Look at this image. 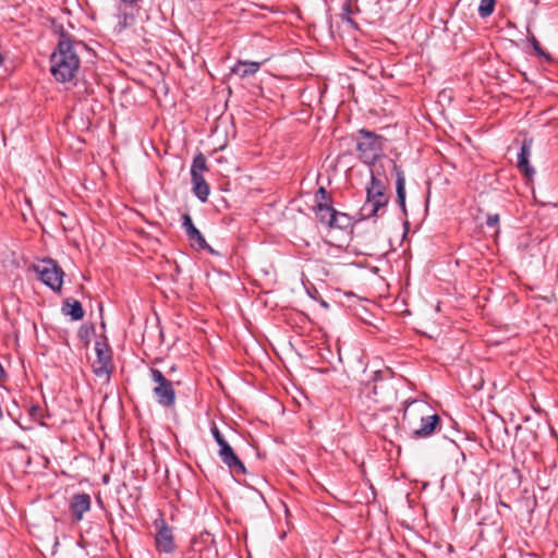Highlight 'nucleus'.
I'll list each match as a JSON object with an SVG mask.
<instances>
[{"instance_id": "1", "label": "nucleus", "mask_w": 558, "mask_h": 558, "mask_svg": "<svg viewBox=\"0 0 558 558\" xmlns=\"http://www.w3.org/2000/svg\"><path fill=\"white\" fill-rule=\"evenodd\" d=\"M84 48V43L72 39L64 31L60 33L57 48L50 57V72L57 82L66 83L75 78L81 65L78 50Z\"/></svg>"}, {"instance_id": "2", "label": "nucleus", "mask_w": 558, "mask_h": 558, "mask_svg": "<svg viewBox=\"0 0 558 558\" xmlns=\"http://www.w3.org/2000/svg\"><path fill=\"white\" fill-rule=\"evenodd\" d=\"M386 179L381 178L375 170H371V180L366 185V202L361 209L364 218H372L378 215L379 210L389 203V196L386 193Z\"/></svg>"}, {"instance_id": "3", "label": "nucleus", "mask_w": 558, "mask_h": 558, "mask_svg": "<svg viewBox=\"0 0 558 558\" xmlns=\"http://www.w3.org/2000/svg\"><path fill=\"white\" fill-rule=\"evenodd\" d=\"M357 158L367 166H374L384 155L385 138L366 129L357 131L355 138Z\"/></svg>"}, {"instance_id": "4", "label": "nucleus", "mask_w": 558, "mask_h": 558, "mask_svg": "<svg viewBox=\"0 0 558 558\" xmlns=\"http://www.w3.org/2000/svg\"><path fill=\"white\" fill-rule=\"evenodd\" d=\"M149 373L150 378L155 384L153 395L156 402L165 409H173L177 402V393L173 383L158 368L151 367Z\"/></svg>"}, {"instance_id": "5", "label": "nucleus", "mask_w": 558, "mask_h": 558, "mask_svg": "<svg viewBox=\"0 0 558 558\" xmlns=\"http://www.w3.org/2000/svg\"><path fill=\"white\" fill-rule=\"evenodd\" d=\"M38 279L54 292H60L63 286L64 271L52 258H44L32 266Z\"/></svg>"}, {"instance_id": "6", "label": "nucleus", "mask_w": 558, "mask_h": 558, "mask_svg": "<svg viewBox=\"0 0 558 558\" xmlns=\"http://www.w3.org/2000/svg\"><path fill=\"white\" fill-rule=\"evenodd\" d=\"M95 350L97 360L93 366L94 373L97 377H105L106 380H109L110 374L112 372L111 350L107 343L99 341L96 342Z\"/></svg>"}, {"instance_id": "7", "label": "nucleus", "mask_w": 558, "mask_h": 558, "mask_svg": "<svg viewBox=\"0 0 558 558\" xmlns=\"http://www.w3.org/2000/svg\"><path fill=\"white\" fill-rule=\"evenodd\" d=\"M157 533L155 535V546L160 554H172L177 546L174 543L172 529L163 521L156 522Z\"/></svg>"}, {"instance_id": "8", "label": "nucleus", "mask_w": 558, "mask_h": 558, "mask_svg": "<svg viewBox=\"0 0 558 558\" xmlns=\"http://www.w3.org/2000/svg\"><path fill=\"white\" fill-rule=\"evenodd\" d=\"M218 456L233 474H245L246 469L227 440L219 444Z\"/></svg>"}, {"instance_id": "9", "label": "nucleus", "mask_w": 558, "mask_h": 558, "mask_svg": "<svg viewBox=\"0 0 558 558\" xmlns=\"http://www.w3.org/2000/svg\"><path fill=\"white\" fill-rule=\"evenodd\" d=\"M73 522H81L84 514L92 508L90 496L86 493H77L71 497L69 505Z\"/></svg>"}, {"instance_id": "10", "label": "nucleus", "mask_w": 558, "mask_h": 558, "mask_svg": "<svg viewBox=\"0 0 558 558\" xmlns=\"http://www.w3.org/2000/svg\"><path fill=\"white\" fill-rule=\"evenodd\" d=\"M182 228L184 229L187 239L191 242L197 243L199 250H206L210 254L215 253L213 247L207 244L201 231L194 226L193 220L189 214L182 215Z\"/></svg>"}, {"instance_id": "11", "label": "nucleus", "mask_w": 558, "mask_h": 558, "mask_svg": "<svg viewBox=\"0 0 558 558\" xmlns=\"http://www.w3.org/2000/svg\"><path fill=\"white\" fill-rule=\"evenodd\" d=\"M372 390L376 402H391L397 399V391L392 380L376 378Z\"/></svg>"}, {"instance_id": "12", "label": "nucleus", "mask_w": 558, "mask_h": 558, "mask_svg": "<svg viewBox=\"0 0 558 558\" xmlns=\"http://www.w3.org/2000/svg\"><path fill=\"white\" fill-rule=\"evenodd\" d=\"M531 149H532V140L525 138L522 142L520 151L518 154V160H517V167L518 169L525 174V177L531 178L535 171L533 167H531L529 159L531 156Z\"/></svg>"}, {"instance_id": "13", "label": "nucleus", "mask_w": 558, "mask_h": 558, "mask_svg": "<svg viewBox=\"0 0 558 558\" xmlns=\"http://www.w3.org/2000/svg\"><path fill=\"white\" fill-rule=\"evenodd\" d=\"M440 423V417L437 414L433 415H422L421 416V426L418 428L413 429L414 438H427L434 434L437 426Z\"/></svg>"}, {"instance_id": "14", "label": "nucleus", "mask_w": 558, "mask_h": 558, "mask_svg": "<svg viewBox=\"0 0 558 558\" xmlns=\"http://www.w3.org/2000/svg\"><path fill=\"white\" fill-rule=\"evenodd\" d=\"M392 169L396 173V191H397V203L400 206L403 216H408L405 206V177L402 168L393 162Z\"/></svg>"}, {"instance_id": "15", "label": "nucleus", "mask_w": 558, "mask_h": 558, "mask_svg": "<svg viewBox=\"0 0 558 558\" xmlns=\"http://www.w3.org/2000/svg\"><path fill=\"white\" fill-rule=\"evenodd\" d=\"M316 218L329 227V223H333L337 219V210L329 204L318 202L314 206Z\"/></svg>"}, {"instance_id": "16", "label": "nucleus", "mask_w": 558, "mask_h": 558, "mask_svg": "<svg viewBox=\"0 0 558 558\" xmlns=\"http://www.w3.org/2000/svg\"><path fill=\"white\" fill-rule=\"evenodd\" d=\"M262 63L255 61H238L231 72L241 78L253 76L260 69Z\"/></svg>"}, {"instance_id": "17", "label": "nucleus", "mask_w": 558, "mask_h": 558, "mask_svg": "<svg viewBox=\"0 0 558 558\" xmlns=\"http://www.w3.org/2000/svg\"><path fill=\"white\" fill-rule=\"evenodd\" d=\"M62 310L64 314L71 316L73 320H81L85 315L81 302L73 299H66Z\"/></svg>"}, {"instance_id": "18", "label": "nucleus", "mask_w": 558, "mask_h": 558, "mask_svg": "<svg viewBox=\"0 0 558 558\" xmlns=\"http://www.w3.org/2000/svg\"><path fill=\"white\" fill-rule=\"evenodd\" d=\"M193 193L203 203L208 199L210 189L204 177L192 178Z\"/></svg>"}, {"instance_id": "19", "label": "nucleus", "mask_w": 558, "mask_h": 558, "mask_svg": "<svg viewBox=\"0 0 558 558\" xmlns=\"http://www.w3.org/2000/svg\"><path fill=\"white\" fill-rule=\"evenodd\" d=\"M207 170L206 158L203 154H198L194 157L191 167V178L204 177L203 172Z\"/></svg>"}, {"instance_id": "20", "label": "nucleus", "mask_w": 558, "mask_h": 558, "mask_svg": "<svg viewBox=\"0 0 558 558\" xmlns=\"http://www.w3.org/2000/svg\"><path fill=\"white\" fill-rule=\"evenodd\" d=\"M496 5V0H481L478 5V15L483 19L493 14Z\"/></svg>"}, {"instance_id": "21", "label": "nucleus", "mask_w": 558, "mask_h": 558, "mask_svg": "<svg viewBox=\"0 0 558 558\" xmlns=\"http://www.w3.org/2000/svg\"><path fill=\"white\" fill-rule=\"evenodd\" d=\"M133 22H134L133 14L122 13L118 16V24L116 26V29L119 33H121L122 31H124L125 28L131 26Z\"/></svg>"}, {"instance_id": "22", "label": "nucleus", "mask_w": 558, "mask_h": 558, "mask_svg": "<svg viewBox=\"0 0 558 558\" xmlns=\"http://www.w3.org/2000/svg\"><path fill=\"white\" fill-rule=\"evenodd\" d=\"M350 225V218L348 215L342 213H337V219L333 223H329L330 228H339V229H345Z\"/></svg>"}, {"instance_id": "23", "label": "nucleus", "mask_w": 558, "mask_h": 558, "mask_svg": "<svg viewBox=\"0 0 558 558\" xmlns=\"http://www.w3.org/2000/svg\"><path fill=\"white\" fill-rule=\"evenodd\" d=\"M530 41L533 46L534 51L537 53V56L543 57L546 60H550V56L542 49L539 41L534 36L531 38Z\"/></svg>"}, {"instance_id": "24", "label": "nucleus", "mask_w": 558, "mask_h": 558, "mask_svg": "<svg viewBox=\"0 0 558 558\" xmlns=\"http://www.w3.org/2000/svg\"><path fill=\"white\" fill-rule=\"evenodd\" d=\"M330 201V197H329V194L328 192L326 191L325 187L320 186L318 189V191L316 192L315 194V203L317 204L318 202H323V203H329Z\"/></svg>"}, {"instance_id": "25", "label": "nucleus", "mask_w": 558, "mask_h": 558, "mask_svg": "<svg viewBox=\"0 0 558 558\" xmlns=\"http://www.w3.org/2000/svg\"><path fill=\"white\" fill-rule=\"evenodd\" d=\"M31 417L35 421L43 418V409L39 405H32L28 410Z\"/></svg>"}, {"instance_id": "26", "label": "nucleus", "mask_w": 558, "mask_h": 558, "mask_svg": "<svg viewBox=\"0 0 558 558\" xmlns=\"http://www.w3.org/2000/svg\"><path fill=\"white\" fill-rule=\"evenodd\" d=\"M210 432H211V435L215 438L217 445H219L226 440L223 435L220 433L219 428L215 424L210 427Z\"/></svg>"}, {"instance_id": "27", "label": "nucleus", "mask_w": 558, "mask_h": 558, "mask_svg": "<svg viewBox=\"0 0 558 558\" xmlns=\"http://www.w3.org/2000/svg\"><path fill=\"white\" fill-rule=\"evenodd\" d=\"M499 222V215H488L486 219V226L489 228H495Z\"/></svg>"}, {"instance_id": "28", "label": "nucleus", "mask_w": 558, "mask_h": 558, "mask_svg": "<svg viewBox=\"0 0 558 558\" xmlns=\"http://www.w3.org/2000/svg\"><path fill=\"white\" fill-rule=\"evenodd\" d=\"M416 401L415 400H405L404 401V413H403V420L407 418V415H408V410L410 408V405L414 404Z\"/></svg>"}, {"instance_id": "29", "label": "nucleus", "mask_w": 558, "mask_h": 558, "mask_svg": "<svg viewBox=\"0 0 558 558\" xmlns=\"http://www.w3.org/2000/svg\"><path fill=\"white\" fill-rule=\"evenodd\" d=\"M345 20H347L348 23L354 24L353 20L350 16H347Z\"/></svg>"}, {"instance_id": "30", "label": "nucleus", "mask_w": 558, "mask_h": 558, "mask_svg": "<svg viewBox=\"0 0 558 558\" xmlns=\"http://www.w3.org/2000/svg\"><path fill=\"white\" fill-rule=\"evenodd\" d=\"M404 227H405V228H408V227H409V221H408V220H405V221H404Z\"/></svg>"}]
</instances>
